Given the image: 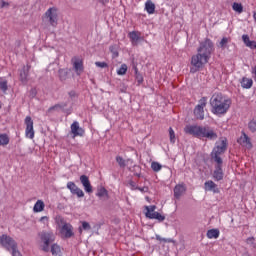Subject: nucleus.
I'll return each instance as SVG.
<instances>
[{
    "label": "nucleus",
    "instance_id": "12",
    "mask_svg": "<svg viewBox=\"0 0 256 256\" xmlns=\"http://www.w3.org/2000/svg\"><path fill=\"white\" fill-rule=\"evenodd\" d=\"M71 133L73 137H83L85 135V130L79 126V122L75 121L71 125Z\"/></svg>",
    "mask_w": 256,
    "mask_h": 256
},
{
    "label": "nucleus",
    "instance_id": "2",
    "mask_svg": "<svg viewBox=\"0 0 256 256\" xmlns=\"http://www.w3.org/2000/svg\"><path fill=\"white\" fill-rule=\"evenodd\" d=\"M184 132L187 135L197 137V139H208L209 141H215L218 137L215 131L209 126L187 125L184 128Z\"/></svg>",
    "mask_w": 256,
    "mask_h": 256
},
{
    "label": "nucleus",
    "instance_id": "45",
    "mask_svg": "<svg viewBox=\"0 0 256 256\" xmlns=\"http://www.w3.org/2000/svg\"><path fill=\"white\" fill-rule=\"evenodd\" d=\"M59 76H60V79H65V77H67V71L61 69L59 70Z\"/></svg>",
    "mask_w": 256,
    "mask_h": 256
},
{
    "label": "nucleus",
    "instance_id": "10",
    "mask_svg": "<svg viewBox=\"0 0 256 256\" xmlns=\"http://www.w3.org/2000/svg\"><path fill=\"white\" fill-rule=\"evenodd\" d=\"M225 151H227V140L222 139L216 142V146L214 147L211 155L221 156Z\"/></svg>",
    "mask_w": 256,
    "mask_h": 256
},
{
    "label": "nucleus",
    "instance_id": "4",
    "mask_svg": "<svg viewBox=\"0 0 256 256\" xmlns=\"http://www.w3.org/2000/svg\"><path fill=\"white\" fill-rule=\"evenodd\" d=\"M55 223L62 239H71V237L75 236L73 225H71V223H67L65 218L62 216H56Z\"/></svg>",
    "mask_w": 256,
    "mask_h": 256
},
{
    "label": "nucleus",
    "instance_id": "38",
    "mask_svg": "<svg viewBox=\"0 0 256 256\" xmlns=\"http://www.w3.org/2000/svg\"><path fill=\"white\" fill-rule=\"evenodd\" d=\"M246 243L247 245L255 248L256 247V243H255V237H249L246 239Z\"/></svg>",
    "mask_w": 256,
    "mask_h": 256
},
{
    "label": "nucleus",
    "instance_id": "49",
    "mask_svg": "<svg viewBox=\"0 0 256 256\" xmlns=\"http://www.w3.org/2000/svg\"><path fill=\"white\" fill-rule=\"evenodd\" d=\"M56 109H61V105L57 104L49 109V111H55Z\"/></svg>",
    "mask_w": 256,
    "mask_h": 256
},
{
    "label": "nucleus",
    "instance_id": "24",
    "mask_svg": "<svg viewBox=\"0 0 256 256\" xmlns=\"http://www.w3.org/2000/svg\"><path fill=\"white\" fill-rule=\"evenodd\" d=\"M219 229H210L207 231V237L208 239H219Z\"/></svg>",
    "mask_w": 256,
    "mask_h": 256
},
{
    "label": "nucleus",
    "instance_id": "22",
    "mask_svg": "<svg viewBox=\"0 0 256 256\" xmlns=\"http://www.w3.org/2000/svg\"><path fill=\"white\" fill-rule=\"evenodd\" d=\"M33 211L34 213H41L42 211H45V202H43V200H37L34 204Z\"/></svg>",
    "mask_w": 256,
    "mask_h": 256
},
{
    "label": "nucleus",
    "instance_id": "15",
    "mask_svg": "<svg viewBox=\"0 0 256 256\" xmlns=\"http://www.w3.org/2000/svg\"><path fill=\"white\" fill-rule=\"evenodd\" d=\"M80 183L83 185L86 193H93V186H91V181L87 175L80 176Z\"/></svg>",
    "mask_w": 256,
    "mask_h": 256
},
{
    "label": "nucleus",
    "instance_id": "8",
    "mask_svg": "<svg viewBox=\"0 0 256 256\" xmlns=\"http://www.w3.org/2000/svg\"><path fill=\"white\" fill-rule=\"evenodd\" d=\"M205 107H207V98H202L194 109V115L196 119H205V111L203 110Z\"/></svg>",
    "mask_w": 256,
    "mask_h": 256
},
{
    "label": "nucleus",
    "instance_id": "48",
    "mask_svg": "<svg viewBox=\"0 0 256 256\" xmlns=\"http://www.w3.org/2000/svg\"><path fill=\"white\" fill-rule=\"evenodd\" d=\"M129 185H130L132 191H135V189H139V187H137V186L135 185V182H133V181H131V182L129 183Z\"/></svg>",
    "mask_w": 256,
    "mask_h": 256
},
{
    "label": "nucleus",
    "instance_id": "25",
    "mask_svg": "<svg viewBox=\"0 0 256 256\" xmlns=\"http://www.w3.org/2000/svg\"><path fill=\"white\" fill-rule=\"evenodd\" d=\"M148 219H156L157 221H159L160 223H162V221H165V216H163L161 213L159 212H154L152 214H149Z\"/></svg>",
    "mask_w": 256,
    "mask_h": 256
},
{
    "label": "nucleus",
    "instance_id": "46",
    "mask_svg": "<svg viewBox=\"0 0 256 256\" xmlns=\"http://www.w3.org/2000/svg\"><path fill=\"white\" fill-rule=\"evenodd\" d=\"M1 90L5 93L7 90V82L6 81H2L1 83Z\"/></svg>",
    "mask_w": 256,
    "mask_h": 256
},
{
    "label": "nucleus",
    "instance_id": "32",
    "mask_svg": "<svg viewBox=\"0 0 256 256\" xmlns=\"http://www.w3.org/2000/svg\"><path fill=\"white\" fill-rule=\"evenodd\" d=\"M155 209H157V206L152 205V206H145V216L149 218V214L153 215V213H156Z\"/></svg>",
    "mask_w": 256,
    "mask_h": 256
},
{
    "label": "nucleus",
    "instance_id": "20",
    "mask_svg": "<svg viewBox=\"0 0 256 256\" xmlns=\"http://www.w3.org/2000/svg\"><path fill=\"white\" fill-rule=\"evenodd\" d=\"M213 178L215 181L223 180V167L215 166Z\"/></svg>",
    "mask_w": 256,
    "mask_h": 256
},
{
    "label": "nucleus",
    "instance_id": "35",
    "mask_svg": "<svg viewBox=\"0 0 256 256\" xmlns=\"http://www.w3.org/2000/svg\"><path fill=\"white\" fill-rule=\"evenodd\" d=\"M83 229L84 231H91V225L89 222H82V228H79V233H83Z\"/></svg>",
    "mask_w": 256,
    "mask_h": 256
},
{
    "label": "nucleus",
    "instance_id": "50",
    "mask_svg": "<svg viewBox=\"0 0 256 256\" xmlns=\"http://www.w3.org/2000/svg\"><path fill=\"white\" fill-rule=\"evenodd\" d=\"M115 47L114 46H110V51L113 53Z\"/></svg>",
    "mask_w": 256,
    "mask_h": 256
},
{
    "label": "nucleus",
    "instance_id": "29",
    "mask_svg": "<svg viewBox=\"0 0 256 256\" xmlns=\"http://www.w3.org/2000/svg\"><path fill=\"white\" fill-rule=\"evenodd\" d=\"M230 42H231V38L224 37L221 39L218 47H220V49H226L227 44H229Z\"/></svg>",
    "mask_w": 256,
    "mask_h": 256
},
{
    "label": "nucleus",
    "instance_id": "34",
    "mask_svg": "<svg viewBox=\"0 0 256 256\" xmlns=\"http://www.w3.org/2000/svg\"><path fill=\"white\" fill-rule=\"evenodd\" d=\"M127 69V64H122L120 68L117 70V75H126Z\"/></svg>",
    "mask_w": 256,
    "mask_h": 256
},
{
    "label": "nucleus",
    "instance_id": "21",
    "mask_svg": "<svg viewBox=\"0 0 256 256\" xmlns=\"http://www.w3.org/2000/svg\"><path fill=\"white\" fill-rule=\"evenodd\" d=\"M185 191H186L185 185H176L174 188V197L176 199H180L181 195H183Z\"/></svg>",
    "mask_w": 256,
    "mask_h": 256
},
{
    "label": "nucleus",
    "instance_id": "33",
    "mask_svg": "<svg viewBox=\"0 0 256 256\" xmlns=\"http://www.w3.org/2000/svg\"><path fill=\"white\" fill-rule=\"evenodd\" d=\"M151 169L154 170L155 173H158V171H161V169H163V166L159 162H152Z\"/></svg>",
    "mask_w": 256,
    "mask_h": 256
},
{
    "label": "nucleus",
    "instance_id": "16",
    "mask_svg": "<svg viewBox=\"0 0 256 256\" xmlns=\"http://www.w3.org/2000/svg\"><path fill=\"white\" fill-rule=\"evenodd\" d=\"M72 63H73V68L75 70L76 75H81V73H83L84 71L83 60L79 58H74L72 59Z\"/></svg>",
    "mask_w": 256,
    "mask_h": 256
},
{
    "label": "nucleus",
    "instance_id": "17",
    "mask_svg": "<svg viewBox=\"0 0 256 256\" xmlns=\"http://www.w3.org/2000/svg\"><path fill=\"white\" fill-rule=\"evenodd\" d=\"M204 189L205 191H212V193H219V188L217 187V184L213 182L212 180H208L204 183Z\"/></svg>",
    "mask_w": 256,
    "mask_h": 256
},
{
    "label": "nucleus",
    "instance_id": "7",
    "mask_svg": "<svg viewBox=\"0 0 256 256\" xmlns=\"http://www.w3.org/2000/svg\"><path fill=\"white\" fill-rule=\"evenodd\" d=\"M44 17L52 27H55L59 23V10L51 7L45 12Z\"/></svg>",
    "mask_w": 256,
    "mask_h": 256
},
{
    "label": "nucleus",
    "instance_id": "6",
    "mask_svg": "<svg viewBox=\"0 0 256 256\" xmlns=\"http://www.w3.org/2000/svg\"><path fill=\"white\" fill-rule=\"evenodd\" d=\"M41 239V249L45 253H49V245L55 241V234L53 232H42L39 234Z\"/></svg>",
    "mask_w": 256,
    "mask_h": 256
},
{
    "label": "nucleus",
    "instance_id": "39",
    "mask_svg": "<svg viewBox=\"0 0 256 256\" xmlns=\"http://www.w3.org/2000/svg\"><path fill=\"white\" fill-rule=\"evenodd\" d=\"M170 143H175V131L172 127L169 128Z\"/></svg>",
    "mask_w": 256,
    "mask_h": 256
},
{
    "label": "nucleus",
    "instance_id": "27",
    "mask_svg": "<svg viewBox=\"0 0 256 256\" xmlns=\"http://www.w3.org/2000/svg\"><path fill=\"white\" fill-rule=\"evenodd\" d=\"M51 253L55 256H61V246L57 244H53L51 246Z\"/></svg>",
    "mask_w": 256,
    "mask_h": 256
},
{
    "label": "nucleus",
    "instance_id": "1",
    "mask_svg": "<svg viewBox=\"0 0 256 256\" xmlns=\"http://www.w3.org/2000/svg\"><path fill=\"white\" fill-rule=\"evenodd\" d=\"M213 51H215V46L211 39H205L202 41L200 46L197 48V54L191 57V73H196L199 69H203V67L209 63L211 55H213Z\"/></svg>",
    "mask_w": 256,
    "mask_h": 256
},
{
    "label": "nucleus",
    "instance_id": "41",
    "mask_svg": "<svg viewBox=\"0 0 256 256\" xmlns=\"http://www.w3.org/2000/svg\"><path fill=\"white\" fill-rule=\"evenodd\" d=\"M248 127L250 131L252 132L256 131V119H253L252 121H250Z\"/></svg>",
    "mask_w": 256,
    "mask_h": 256
},
{
    "label": "nucleus",
    "instance_id": "30",
    "mask_svg": "<svg viewBox=\"0 0 256 256\" xmlns=\"http://www.w3.org/2000/svg\"><path fill=\"white\" fill-rule=\"evenodd\" d=\"M232 9L236 13H243V4L234 2L233 5H232Z\"/></svg>",
    "mask_w": 256,
    "mask_h": 256
},
{
    "label": "nucleus",
    "instance_id": "28",
    "mask_svg": "<svg viewBox=\"0 0 256 256\" xmlns=\"http://www.w3.org/2000/svg\"><path fill=\"white\" fill-rule=\"evenodd\" d=\"M29 75V67L27 68V70H25V68L20 72V81H22V83H27V77Z\"/></svg>",
    "mask_w": 256,
    "mask_h": 256
},
{
    "label": "nucleus",
    "instance_id": "43",
    "mask_svg": "<svg viewBox=\"0 0 256 256\" xmlns=\"http://www.w3.org/2000/svg\"><path fill=\"white\" fill-rule=\"evenodd\" d=\"M40 223H42L43 225H49V217L47 216H43L40 218Z\"/></svg>",
    "mask_w": 256,
    "mask_h": 256
},
{
    "label": "nucleus",
    "instance_id": "52",
    "mask_svg": "<svg viewBox=\"0 0 256 256\" xmlns=\"http://www.w3.org/2000/svg\"><path fill=\"white\" fill-rule=\"evenodd\" d=\"M146 200L149 201V197H146Z\"/></svg>",
    "mask_w": 256,
    "mask_h": 256
},
{
    "label": "nucleus",
    "instance_id": "47",
    "mask_svg": "<svg viewBox=\"0 0 256 256\" xmlns=\"http://www.w3.org/2000/svg\"><path fill=\"white\" fill-rule=\"evenodd\" d=\"M138 191H141V193H149V187H138Z\"/></svg>",
    "mask_w": 256,
    "mask_h": 256
},
{
    "label": "nucleus",
    "instance_id": "11",
    "mask_svg": "<svg viewBox=\"0 0 256 256\" xmlns=\"http://www.w3.org/2000/svg\"><path fill=\"white\" fill-rule=\"evenodd\" d=\"M67 189H69V191L72 193V195H76L79 198L85 197V193L83 192V190L81 188H79L77 186V184L74 182H68Z\"/></svg>",
    "mask_w": 256,
    "mask_h": 256
},
{
    "label": "nucleus",
    "instance_id": "3",
    "mask_svg": "<svg viewBox=\"0 0 256 256\" xmlns=\"http://www.w3.org/2000/svg\"><path fill=\"white\" fill-rule=\"evenodd\" d=\"M210 105L214 115H225L231 109V99L221 93H215L210 99Z\"/></svg>",
    "mask_w": 256,
    "mask_h": 256
},
{
    "label": "nucleus",
    "instance_id": "36",
    "mask_svg": "<svg viewBox=\"0 0 256 256\" xmlns=\"http://www.w3.org/2000/svg\"><path fill=\"white\" fill-rule=\"evenodd\" d=\"M9 136L7 134H2L1 135V145L5 146V145H9Z\"/></svg>",
    "mask_w": 256,
    "mask_h": 256
},
{
    "label": "nucleus",
    "instance_id": "18",
    "mask_svg": "<svg viewBox=\"0 0 256 256\" xmlns=\"http://www.w3.org/2000/svg\"><path fill=\"white\" fill-rule=\"evenodd\" d=\"M240 84L243 89H251V87H253V79L243 77L240 81Z\"/></svg>",
    "mask_w": 256,
    "mask_h": 256
},
{
    "label": "nucleus",
    "instance_id": "9",
    "mask_svg": "<svg viewBox=\"0 0 256 256\" xmlns=\"http://www.w3.org/2000/svg\"><path fill=\"white\" fill-rule=\"evenodd\" d=\"M26 125L25 135L28 139H34L35 137V130L33 129V119L31 116H27L24 120Z\"/></svg>",
    "mask_w": 256,
    "mask_h": 256
},
{
    "label": "nucleus",
    "instance_id": "44",
    "mask_svg": "<svg viewBox=\"0 0 256 256\" xmlns=\"http://www.w3.org/2000/svg\"><path fill=\"white\" fill-rule=\"evenodd\" d=\"M156 239H157V241H164L165 243H173V240L161 238V236H159V235L156 236Z\"/></svg>",
    "mask_w": 256,
    "mask_h": 256
},
{
    "label": "nucleus",
    "instance_id": "42",
    "mask_svg": "<svg viewBox=\"0 0 256 256\" xmlns=\"http://www.w3.org/2000/svg\"><path fill=\"white\" fill-rule=\"evenodd\" d=\"M136 81L138 85H141V83H143V75L139 74L137 70H136Z\"/></svg>",
    "mask_w": 256,
    "mask_h": 256
},
{
    "label": "nucleus",
    "instance_id": "13",
    "mask_svg": "<svg viewBox=\"0 0 256 256\" xmlns=\"http://www.w3.org/2000/svg\"><path fill=\"white\" fill-rule=\"evenodd\" d=\"M128 37L133 47H137L139 45V41L143 40V38L141 37V32L139 31H132L128 33Z\"/></svg>",
    "mask_w": 256,
    "mask_h": 256
},
{
    "label": "nucleus",
    "instance_id": "26",
    "mask_svg": "<svg viewBox=\"0 0 256 256\" xmlns=\"http://www.w3.org/2000/svg\"><path fill=\"white\" fill-rule=\"evenodd\" d=\"M97 197L103 198L106 197V199L109 198V192L107 191V189H105V187H101L100 189H98L97 192Z\"/></svg>",
    "mask_w": 256,
    "mask_h": 256
},
{
    "label": "nucleus",
    "instance_id": "19",
    "mask_svg": "<svg viewBox=\"0 0 256 256\" xmlns=\"http://www.w3.org/2000/svg\"><path fill=\"white\" fill-rule=\"evenodd\" d=\"M242 41L244 42V44L246 45V47H249L250 49H256V42L255 41H251L249 39V35L244 34L242 36Z\"/></svg>",
    "mask_w": 256,
    "mask_h": 256
},
{
    "label": "nucleus",
    "instance_id": "5",
    "mask_svg": "<svg viewBox=\"0 0 256 256\" xmlns=\"http://www.w3.org/2000/svg\"><path fill=\"white\" fill-rule=\"evenodd\" d=\"M1 244L5 249L8 251H11L12 256H21V253L19 250H17V243H15V240L7 235H2L1 237Z\"/></svg>",
    "mask_w": 256,
    "mask_h": 256
},
{
    "label": "nucleus",
    "instance_id": "37",
    "mask_svg": "<svg viewBox=\"0 0 256 256\" xmlns=\"http://www.w3.org/2000/svg\"><path fill=\"white\" fill-rule=\"evenodd\" d=\"M116 162L118 163L119 167H126L127 163H125V159L121 156L116 157Z\"/></svg>",
    "mask_w": 256,
    "mask_h": 256
},
{
    "label": "nucleus",
    "instance_id": "40",
    "mask_svg": "<svg viewBox=\"0 0 256 256\" xmlns=\"http://www.w3.org/2000/svg\"><path fill=\"white\" fill-rule=\"evenodd\" d=\"M95 65L100 69H107V67H109V64H107V62H95Z\"/></svg>",
    "mask_w": 256,
    "mask_h": 256
},
{
    "label": "nucleus",
    "instance_id": "23",
    "mask_svg": "<svg viewBox=\"0 0 256 256\" xmlns=\"http://www.w3.org/2000/svg\"><path fill=\"white\" fill-rule=\"evenodd\" d=\"M145 11H147L149 15H153V13H155V3H153L151 0H148L145 3Z\"/></svg>",
    "mask_w": 256,
    "mask_h": 256
},
{
    "label": "nucleus",
    "instance_id": "31",
    "mask_svg": "<svg viewBox=\"0 0 256 256\" xmlns=\"http://www.w3.org/2000/svg\"><path fill=\"white\" fill-rule=\"evenodd\" d=\"M211 157L216 163L215 167H223V159L221 158V156L211 155Z\"/></svg>",
    "mask_w": 256,
    "mask_h": 256
},
{
    "label": "nucleus",
    "instance_id": "51",
    "mask_svg": "<svg viewBox=\"0 0 256 256\" xmlns=\"http://www.w3.org/2000/svg\"><path fill=\"white\" fill-rule=\"evenodd\" d=\"M2 7H5V2H2Z\"/></svg>",
    "mask_w": 256,
    "mask_h": 256
},
{
    "label": "nucleus",
    "instance_id": "14",
    "mask_svg": "<svg viewBox=\"0 0 256 256\" xmlns=\"http://www.w3.org/2000/svg\"><path fill=\"white\" fill-rule=\"evenodd\" d=\"M238 143L246 149H251V147H253V144L251 143V138H249V136H247V134H245L244 132L238 138Z\"/></svg>",
    "mask_w": 256,
    "mask_h": 256
}]
</instances>
